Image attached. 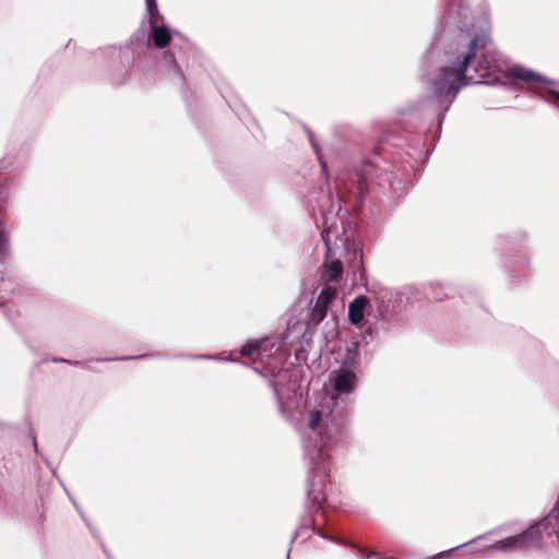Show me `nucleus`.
<instances>
[{"instance_id": "obj_1", "label": "nucleus", "mask_w": 559, "mask_h": 559, "mask_svg": "<svg viewBox=\"0 0 559 559\" xmlns=\"http://www.w3.org/2000/svg\"><path fill=\"white\" fill-rule=\"evenodd\" d=\"M335 406V397L325 395L304 416V450L310 468L307 493L312 503L318 506L325 501L324 478L330 471L332 450L343 436V414Z\"/></svg>"}, {"instance_id": "obj_2", "label": "nucleus", "mask_w": 559, "mask_h": 559, "mask_svg": "<svg viewBox=\"0 0 559 559\" xmlns=\"http://www.w3.org/2000/svg\"><path fill=\"white\" fill-rule=\"evenodd\" d=\"M487 38L474 37L469 44V51L463 60L454 66L444 67L432 81V90L436 96L452 103L459 91L467 84L481 83L500 71L501 60L498 53L489 48L480 55L475 66L477 78L467 75L471 59L476 56L477 46L480 43L485 47Z\"/></svg>"}, {"instance_id": "obj_3", "label": "nucleus", "mask_w": 559, "mask_h": 559, "mask_svg": "<svg viewBox=\"0 0 559 559\" xmlns=\"http://www.w3.org/2000/svg\"><path fill=\"white\" fill-rule=\"evenodd\" d=\"M540 546V525H535L515 536L507 537L491 545L477 547L474 551L495 550L499 552H514Z\"/></svg>"}, {"instance_id": "obj_4", "label": "nucleus", "mask_w": 559, "mask_h": 559, "mask_svg": "<svg viewBox=\"0 0 559 559\" xmlns=\"http://www.w3.org/2000/svg\"><path fill=\"white\" fill-rule=\"evenodd\" d=\"M344 224L343 217L332 213L323 217L321 236L328 252H331L333 247H337L338 242L344 243L347 241L348 238L345 235Z\"/></svg>"}, {"instance_id": "obj_5", "label": "nucleus", "mask_w": 559, "mask_h": 559, "mask_svg": "<svg viewBox=\"0 0 559 559\" xmlns=\"http://www.w3.org/2000/svg\"><path fill=\"white\" fill-rule=\"evenodd\" d=\"M335 297L336 288L333 286L324 287L320 292L314 302V306L311 310L310 321L313 324L317 325L324 320V318L326 317L328 308Z\"/></svg>"}, {"instance_id": "obj_6", "label": "nucleus", "mask_w": 559, "mask_h": 559, "mask_svg": "<svg viewBox=\"0 0 559 559\" xmlns=\"http://www.w3.org/2000/svg\"><path fill=\"white\" fill-rule=\"evenodd\" d=\"M332 381L335 392L348 394L355 389L357 377L353 370L342 367L333 373Z\"/></svg>"}, {"instance_id": "obj_7", "label": "nucleus", "mask_w": 559, "mask_h": 559, "mask_svg": "<svg viewBox=\"0 0 559 559\" xmlns=\"http://www.w3.org/2000/svg\"><path fill=\"white\" fill-rule=\"evenodd\" d=\"M368 305L369 300L366 296H358L349 304L348 320L353 325H359L362 322Z\"/></svg>"}, {"instance_id": "obj_8", "label": "nucleus", "mask_w": 559, "mask_h": 559, "mask_svg": "<svg viewBox=\"0 0 559 559\" xmlns=\"http://www.w3.org/2000/svg\"><path fill=\"white\" fill-rule=\"evenodd\" d=\"M266 340H260L255 342H251L248 344H245L241 349L240 354L245 357H249L251 359H263L264 357H270L271 354L266 353Z\"/></svg>"}, {"instance_id": "obj_9", "label": "nucleus", "mask_w": 559, "mask_h": 559, "mask_svg": "<svg viewBox=\"0 0 559 559\" xmlns=\"http://www.w3.org/2000/svg\"><path fill=\"white\" fill-rule=\"evenodd\" d=\"M157 13H153V20L152 15H150V23L153 25L152 29V38L156 47L164 48L168 45L170 40V32L169 29L162 25L157 26Z\"/></svg>"}, {"instance_id": "obj_10", "label": "nucleus", "mask_w": 559, "mask_h": 559, "mask_svg": "<svg viewBox=\"0 0 559 559\" xmlns=\"http://www.w3.org/2000/svg\"><path fill=\"white\" fill-rule=\"evenodd\" d=\"M510 73L514 79L528 83L546 82V80L539 74L520 66L512 67L510 69Z\"/></svg>"}, {"instance_id": "obj_11", "label": "nucleus", "mask_w": 559, "mask_h": 559, "mask_svg": "<svg viewBox=\"0 0 559 559\" xmlns=\"http://www.w3.org/2000/svg\"><path fill=\"white\" fill-rule=\"evenodd\" d=\"M343 273L341 261H332L325 266L324 277L329 282H337Z\"/></svg>"}, {"instance_id": "obj_12", "label": "nucleus", "mask_w": 559, "mask_h": 559, "mask_svg": "<svg viewBox=\"0 0 559 559\" xmlns=\"http://www.w3.org/2000/svg\"><path fill=\"white\" fill-rule=\"evenodd\" d=\"M372 169H373V166L371 164H367L364 166L362 171L355 174L357 193L362 194L364 186L367 181V177L370 175Z\"/></svg>"}, {"instance_id": "obj_13", "label": "nucleus", "mask_w": 559, "mask_h": 559, "mask_svg": "<svg viewBox=\"0 0 559 559\" xmlns=\"http://www.w3.org/2000/svg\"><path fill=\"white\" fill-rule=\"evenodd\" d=\"M357 349H358V344L355 343L353 345V347L348 348L347 349V354H346V359H345V364L347 365L348 362H353L356 355H357Z\"/></svg>"}, {"instance_id": "obj_14", "label": "nucleus", "mask_w": 559, "mask_h": 559, "mask_svg": "<svg viewBox=\"0 0 559 559\" xmlns=\"http://www.w3.org/2000/svg\"><path fill=\"white\" fill-rule=\"evenodd\" d=\"M146 2V10L150 15L153 16V13H157V4L155 0H145Z\"/></svg>"}, {"instance_id": "obj_15", "label": "nucleus", "mask_w": 559, "mask_h": 559, "mask_svg": "<svg viewBox=\"0 0 559 559\" xmlns=\"http://www.w3.org/2000/svg\"><path fill=\"white\" fill-rule=\"evenodd\" d=\"M311 143H312V146H313V148H314V151H316V153H317V155H318V159H319V162H320V164H321L322 170H323V171H325V164L322 162L321 156H320V154H319V150H318V147H317V144L313 142V140H312V139H311Z\"/></svg>"}, {"instance_id": "obj_16", "label": "nucleus", "mask_w": 559, "mask_h": 559, "mask_svg": "<svg viewBox=\"0 0 559 559\" xmlns=\"http://www.w3.org/2000/svg\"><path fill=\"white\" fill-rule=\"evenodd\" d=\"M4 242L3 227L0 224V252L4 249Z\"/></svg>"}, {"instance_id": "obj_17", "label": "nucleus", "mask_w": 559, "mask_h": 559, "mask_svg": "<svg viewBox=\"0 0 559 559\" xmlns=\"http://www.w3.org/2000/svg\"><path fill=\"white\" fill-rule=\"evenodd\" d=\"M337 180L340 181V182H337V187H338L340 185H342V186H344V188H345V189H348V190H350V189H352V188L347 187L346 182H345L342 178H338Z\"/></svg>"}, {"instance_id": "obj_18", "label": "nucleus", "mask_w": 559, "mask_h": 559, "mask_svg": "<svg viewBox=\"0 0 559 559\" xmlns=\"http://www.w3.org/2000/svg\"><path fill=\"white\" fill-rule=\"evenodd\" d=\"M556 97L559 99V94H556Z\"/></svg>"}]
</instances>
